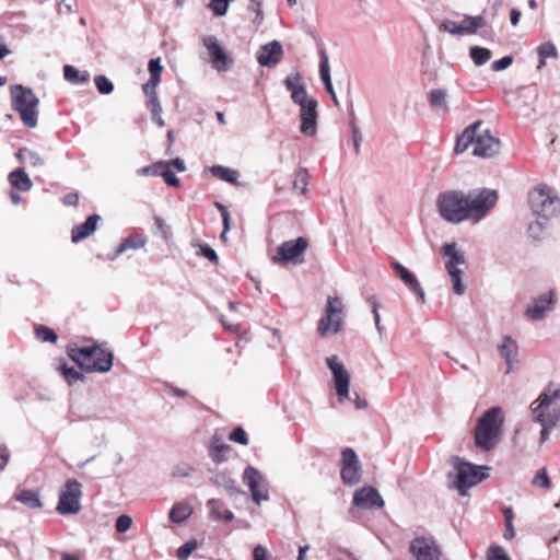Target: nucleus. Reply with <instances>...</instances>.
I'll use <instances>...</instances> for the list:
<instances>
[{
    "label": "nucleus",
    "mask_w": 560,
    "mask_h": 560,
    "mask_svg": "<svg viewBox=\"0 0 560 560\" xmlns=\"http://www.w3.org/2000/svg\"><path fill=\"white\" fill-rule=\"evenodd\" d=\"M34 332L36 338L42 342L55 343L58 339V335L55 332V330L44 325H35Z\"/></svg>",
    "instance_id": "obj_43"
},
{
    "label": "nucleus",
    "mask_w": 560,
    "mask_h": 560,
    "mask_svg": "<svg viewBox=\"0 0 560 560\" xmlns=\"http://www.w3.org/2000/svg\"><path fill=\"white\" fill-rule=\"evenodd\" d=\"M341 301L338 298L328 296L325 315L318 320V334L324 337L328 334L336 335L341 329Z\"/></svg>",
    "instance_id": "obj_9"
},
{
    "label": "nucleus",
    "mask_w": 560,
    "mask_h": 560,
    "mask_svg": "<svg viewBox=\"0 0 560 560\" xmlns=\"http://www.w3.org/2000/svg\"><path fill=\"white\" fill-rule=\"evenodd\" d=\"M94 83H95L97 91L101 94L107 95L114 91L113 82L107 77H105L103 74L96 75L94 78Z\"/></svg>",
    "instance_id": "obj_47"
},
{
    "label": "nucleus",
    "mask_w": 560,
    "mask_h": 560,
    "mask_svg": "<svg viewBox=\"0 0 560 560\" xmlns=\"http://www.w3.org/2000/svg\"><path fill=\"white\" fill-rule=\"evenodd\" d=\"M548 221H545L542 219L536 220V222L530 223L528 225V234L534 241H540L542 238V231L547 226Z\"/></svg>",
    "instance_id": "obj_49"
},
{
    "label": "nucleus",
    "mask_w": 560,
    "mask_h": 560,
    "mask_svg": "<svg viewBox=\"0 0 560 560\" xmlns=\"http://www.w3.org/2000/svg\"><path fill=\"white\" fill-rule=\"evenodd\" d=\"M453 284V290L456 294L462 295L465 292V285L462 281L463 271H448Z\"/></svg>",
    "instance_id": "obj_58"
},
{
    "label": "nucleus",
    "mask_w": 560,
    "mask_h": 560,
    "mask_svg": "<svg viewBox=\"0 0 560 560\" xmlns=\"http://www.w3.org/2000/svg\"><path fill=\"white\" fill-rule=\"evenodd\" d=\"M366 303L371 306L375 326L380 334L383 331V327L381 326V317L378 314V308L381 306L378 299L375 295H370L366 298Z\"/></svg>",
    "instance_id": "obj_52"
},
{
    "label": "nucleus",
    "mask_w": 560,
    "mask_h": 560,
    "mask_svg": "<svg viewBox=\"0 0 560 560\" xmlns=\"http://www.w3.org/2000/svg\"><path fill=\"white\" fill-rule=\"evenodd\" d=\"M63 77L66 81L73 85H83L90 81V73L88 71H80L71 65L63 67Z\"/></svg>",
    "instance_id": "obj_31"
},
{
    "label": "nucleus",
    "mask_w": 560,
    "mask_h": 560,
    "mask_svg": "<svg viewBox=\"0 0 560 560\" xmlns=\"http://www.w3.org/2000/svg\"><path fill=\"white\" fill-rule=\"evenodd\" d=\"M262 0H249L248 11L255 13V18L253 19V23L256 25H260L264 21V13L261 10Z\"/></svg>",
    "instance_id": "obj_53"
},
{
    "label": "nucleus",
    "mask_w": 560,
    "mask_h": 560,
    "mask_svg": "<svg viewBox=\"0 0 560 560\" xmlns=\"http://www.w3.org/2000/svg\"><path fill=\"white\" fill-rule=\"evenodd\" d=\"M148 69L150 72V79H153V81L161 82V73H162L163 67L161 66L160 58H152L149 61Z\"/></svg>",
    "instance_id": "obj_57"
},
{
    "label": "nucleus",
    "mask_w": 560,
    "mask_h": 560,
    "mask_svg": "<svg viewBox=\"0 0 560 560\" xmlns=\"http://www.w3.org/2000/svg\"><path fill=\"white\" fill-rule=\"evenodd\" d=\"M154 229L155 233L159 234L163 240L167 241L172 237V229L166 222L159 215L154 217Z\"/></svg>",
    "instance_id": "obj_48"
},
{
    "label": "nucleus",
    "mask_w": 560,
    "mask_h": 560,
    "mask_svg": "<svg viewBox=\"0 0 560 560\" xmlns=\"http://www.w3.org/2000/svg\"><path fill=\"white\" fill-rule=\"evenodd\" d=\"M440 215L451 223H460L467 219V197L463 191L448 190L441 192L436 199Z\"/></svg>",
    "instance_id": "obj_2"
},
{
    "label": "nucleus",
    "mask_w": 560,
    "mask_h": 560,
    "mask_svg": "<svg viewBox=\"0 0 560 560\" xmlns=\"http://www.w3.org/2000/svg\"><path fill=\"white\" fill-rule=\"evenodd\" d=\"M283 56V47L279 40H272L260 47L257 54V61L267 68L276 67Z\"/></svg>",
    "instance_id": "obj_18"
},
{
    "label": "nucleus",
    "mask_w": 560,
    "mask_h": 560,
    "mask_svg": "<svg viewBox=\"0 0 560 560\" xmlns=\"http://www.w3.org/2000/svg\"><path fill=\"white\" fill-rule=\"evenodd\" d=\"M466 197L468 215L477 214L479 218H482L495 206L498 192L493 189L483 188L469 191Z\"/></svg>",
    "instance_id": "obj_10"
},
{
    "label": "nucleus",
    "mask_w": 560,
    "mask_h": 560,
    "mask_svg": "<svg viewBox=\"0 0 560 560\" xmlns=\"http://www.w3.org/2000/svg\"><path fill=\"white\" fill-rule=\"evenodd\" d=\"M210 514L215 520L232 521L234 514L224 506V503L218 499H210L207 503Z\"/></svg>",
    "instance_id": "obj_32"
},
{
    "label": "nucleus",
    "mask_w": 560,
    "mask_h": 560,
    "mask_svg": "<svg viewBox=\"0 0 560 560\" xmlns=\"http://www.w3.org/2000/svg\"><path fill=\"white\" fill-rule=\"evenodd\" d=\"M131 524H132L131 517L127 514H122V515L118 516L116 520V525H115L116 530L118 533H126L131 527Z\"/></svg>",
    "instance_id": "obj_60"
},
{
    "label": "nucleus",
    "mask_w": 560,
    "mask_h": 560,
    "mask_svg": "<svg viewBox=\"0 0 560 560\" xmlns=\"http://www.w3.org/2000/svg\"><path fill=\"white\" fill-rule=\"evenodd\" d=\"M113 360L114 354L112 351L100 348L97 355H95L88 365H84V371L88 373H106L112 369Z\"/></svg>",
    "instance_id": "obj_23"
},
{
    "label": "nucleus",
    "mask_w": 560,
    "mask_h": 560,
    "mask_svg": "<svg viewBox=\"0 0 560 560\" xmlns=\"http://www.w3.org/2000/svg\"><path fill=\"white\" fill-rule=\"evenodd\" d=\"M533 418L535 422L540 423L542 427L539 438V442L542 444L548 439L550 431L556 427L558 418L546 419V416L542 412H537V409H533Z\"/></svg>",
    "instance_id": "obj_33"
},
{
    "label": "nucleus",
    "mask_w": 560,
    "mask_h": 560,
    "mask_svg": "<svg viewBox=\"0 0 560 560\" xmlns=\"http://www.w3.org/2000/svg\"><path fill=\"white\" fill-rule=\"evenodd\" d=\"M59 371L69 385H73L78 381H82L84 378V375L81 372L73 366H68L66 363L59 365Z\"/></svg>",
    "instance_id": "obj_42"
},
{
    "label": "nucleus",
    "mask_w": 560,
    "mask_h": 560,
    "mask_svg": "<svg viewBox=\"0 0 560 560\" xmlns=\"http://www.w3.org/2000/svg\"><path fill=\"white\" fill-rule=\"evenodd\" d=\"M194 470L192 466L182 463L174 467L172 475L174 477H188Z\"/></svg>",
    "instance_id": "obj_63"
},
{
    "label": "nucleus",
    "mask_w": 560,
    "mask_h": 560,
    "mask_svg": "<svg viewBox=\"0 0 560 560\" xmlns=\"http://www.w3.org/2000/svg\"><path fill=\"white\" fill-rule=\"evenodd\" d=\"M308 247V240L300 236L296 240L285 241L277 248V256L273 257L275 262L282 265H301L304 262V255Z\"/></svg>",
    "instance_id": "obj_6"
},
{
    "label": "nucleus",
    "mask_w": 560,
    "mask_h": 560,
    "mask_svg": "<svg viewBox=\"0 0 560 560\" xmlns=\"http://www.w3.org/2000/svg\"><path fill=\"white\" fill-rule=\"evenodd\" d=\"M293 188L295 190H300L301 194H305L307 189V171L305 168H300L295 173V178L293 182Z\"/></svg>",
    "instance_id": "obj_51"
},
{
    "label": "nucleus",
    "mask_w": 560,
    "mask_h": 560,
    "mask_svg": "<svg viewBox=\"0 0 560 560\" xmlns=\"http://www.w3.org/2000/svg\"><path fill=\"white\" fill-rule=\"evenodd\" d=\"M319 77L324 84V88H330L332 85L330 78L329 59L325 49L319 50Z\"/></svg>",
    "instance_id": "obj_35"
},
{
    "label": "nucleus",
    "mask_w": 560,
    "mask_h": 560,
    "mask_svg": "<svg viewBox=\"0 0 560 560\" xmlns=\"http://www.w3.org/2000/svg\"><path fill=\"white\" fill-rule=\"evenodd\" d=\"M148 242V238L143 234L133 233L121 241L118 247L115 249L114 258L118 257L128 249L142 248Z\"/></svg>",
    "instance_id": "obj_29"
},
{
    "label": "nucleus",
    "mask_w": 560,
    "mask_h": 560,
    "mask_svg": "<svg viewBox=\"0 0 560 560\" xmlns=\"http://www.w3.org/2000/svg\"><path fill=\"white\" fill-rule=\"evenodd\" d=\"M100 347H81V348H70L68 351V355L71 360H73L78 366L84 371V365H88L95 355H97V351Z\"/></svg>",
    "instance_id": "obj_25"
},
{
    "label": "nucleus",
    "mask_w": 560,
    "mask_h": 560,
    "mask_svg": "<svg viewBox=\"0 0 560 560\" xmlns=\"http://www.w3.org/2000/svg\"><path fill=\"white\" fill-rule=\"evenodd\" d=\"M502 425L503 418H501V409L499 407L486 410L478 418L474 430L476 446L481 451H491L498 443Z\"/></svg>",
    "instance_id": "obj_1"
},
{
    "label": "nucleus",
    "mask_w": 560,
    "mask_h": 560,
    "mask_svg": "<svg viewBox=\"0 0 560 560\" xmlns=\"http://www.w3.org/2000/svg\"><path fill=\"white\" fill-rule=\"evenodd\" d=\"M326 362L332 373L334 385L339 401H343L346 399L351 400L352 398L349 393L350 375L343 364L338 361L336 355L327 358Z\"/></svg>",
    "instance_id": "obj_13"
},
{
    "label": "nucleus",
    "mask_w": 560,
    "mask_h": 560,
    "mask_svg": "<svg viewBox=\"0 0 560 560\" xmlns=\"http://www.w3.org/2000/svg\"><path fill=\"white\" fill-rule=\"evenodd\" d=\"M362 468H340V477L345 485L354 486L360 482Z\"/></svg>",
    "instance_id": "obj_41"
},
{
    "label": "nucleus",
    "mask_w": 560,
    "mask_h": 560,
    "mask_svg": "<svg viewBox=\"0 0 560 560\" xmlns=\"http://www.w3.org/2000/svg\"><path fill=\"white\" fill-rule=\"evenodd\" d=\"M202 42L209 51L210 62L213 68L218 71L229 70L233 59L226 55L218 38L213 35H208L202 38Z\"/></svg>",
    "instance_id": "obj_15"
},
{
    "label": "nucleus",
    "mask_w": 560,
    "mask_h": 560,
    "mask_svg": "<svg viewBox=\"0 0 560 560\" xmlns=\"http://www.w3.org/2000/svg\"><path fill=\"white\" fill-rule=\"evenodd\" d=\"M532 483L544 489H549L551 487V481L550 478L548 477L546 468H541L536 472L535 477L532 480Z\"/></svg>",
    "instance_id": "obj_55"
},
{
    "label": "nucleus",
    "mask_w": 560,
    "mask_h": 560,
    "mask_svg": "<svg viewBox=\"0 0 560 560\" xmlns=\"http://www.w3.org/2000/svg\"><path fill=\"white\" fill-rule=\"evenodd\" d=\"M453 463L456 468L453 487L463 495L466 494L467 489L480 483L488 477V472L485 471L488 469L487 467L471 464L457 456L453 457Z\"/></svg>",
    "instance_id": "obj_5"
},
{
    "label": "nucleus",
    "mask_w": 560,
    "mask_h": 560,
    "mask_svg": "<svg viewBox=\"0 0 560 560\" xmlns=\"http://www.w3.org/2000/svg\"><path fill=\"white\" fill-rule=\"evenodd\" d=\"M14 500L22 503L31 510H42L44 504L39 498V494L35 490L21 489L14 494Z\"/></svg>",
    "instance_id": "obj_28"
},
{
    "label": "nucleus",
    "mask_w": 560,
    "mask_h": 560,
    "mask_svg": "<svg viewBox=\"0 0 560 560\" xmlns=\"http://www.w3.org/2000/svg\"><path fill=\"white\" fill-rule=\"evenodd\" d=\"M230 451L231 446L225 443L212 445L211 457L213 462L222 463L226 460V453H229Z\"/></svg>",
    "instance_id": "obj_50"
},
{
    "label": "nucleus",
    "mask_w": 560,
    "mask_h": 560,
    "mask_svg": "<svg viewBox=\"0 0 560 560\" xmlns=\"http://www.w3.org/2000/svg\"><path fill=\"white\" fill-rule=\"evenodd\" d=\"M191 514V509L187 503L179 502L173 505L170 511V518L174 523H182L186 521Z\"/></svg>",
    "instance_id": "obj_37"
},
{
    "label": "nucleus",
    "mask_w": 560,
    "mask_h": 560,
    "mask_svg": "<svg viewBox=\"0 0 560 560\" xmlns=\"http://www.w3.org/2000/svg\"><path fill=\"white\" fill-rule=\"evenodd\" d=\"M352 504L364 509L383 508L384 500L373 487H363L353 494Z\"/></svg>",
    "instance_id": "obj_19"
},
{
    "label": "nucleus",
    "mask_w": 560,
    "mask_h": 560,
    "mask_svg": "<svg viewBox=\"0 0 560 560\" xmlns=\"http://www.w3.org/2000/svg\"><path fill=\"white\" fill-rule=\"evenodd\" d=\"M500 355L508 365L506 373L513 370V364L517 362L518 346L510 336H504L499 346Z\"/></svg>",
    "instance_id": "obj_24"
},
{
    "label": "nucleus",
    "mask_w": 560,
    "mask_h": 560,
    "mask_svg": "<svg viewBox=\"0 0 560 560\" xmlns=\"http://www.w3.org/2000/svg\"><path fill=\"white\" fill-rule=\"evenodd\" d=\"M301 132L305 136H314L317 130V101L311 98L306 105L301 107Z\"/></svg>",
    "instance_id": "obj_20"
},
{
    "label": "nucleus",
    "mask_w": 560,
    "mask_h": 560,
    "mask_svg": "<svg viewBox=\"0 0 560 560\" xmlns=\"http://www.w3.org/2000/svg\"><path fill=\"white\" fill-rule=\"evenodd\" d=\"M491 51L487 48L472 46L469 50V56L477 66H482L491 58Z\"/></svg>",
    "instance_id": "obj_44"
},
{
    "label": "nucleus",
    "mask_w": 560,
    "mask_h": 560,
    "mask_svg": "<svg viewBox=\"0 0 560 560\" xmlns=\"http://www.w3.org/2000/svg\"><path fill=\"white\" fill-rule=\"evenodd\" d=\"M465 22H470V27H465L464 24H458L452 20H444L441 24V27L443 28V31L453 35H465L476 34L478 30L486 25V20L482 15H465Z\"/></svg>",
    "instance_id": "obj_16"
},
{
    "label": "nucleus",
    "mask_w": 560,
    "mask_h": 560,
    "mask_svg": "<svg viewBox=\"0 0 560 560\" xmlns=\"http://www.w3.org/2000/svg\"><path fill=\"white\" fill-rule=\"evenodd\" d=\"M487 560H511L501 546L492 545L488 548Z\"/></svg>",
    "instance_id": "obj_54"
},
{
    "label": "nucleus",
    "mask_w": 560,
    "mask_h": 560,
    "mask_svg": "<svg viewBox=\"0 0 560 560\" xmlns=\"http://www.w3.org/2000/svg\"><path fill=\"white\" fill-rule=\"evenodd\" d=\"M558 298L557 292L550 289L532 299L525 310V316L534 322H540L546 318L547 314L556 307Z\"/></svg>",
    "instance_id": "obj_8"
},
{
    "label": "nucleus",
    "mask_w": 560,
    "mask_h": 560,
    "mask_svg": "<svg viewBox=\"0 0 560 560\" xmlns=\"http://www.w3.org/2000/svg\"><path fill=\"white\" fill-rule=\"evenodd\" d=\"M82 495V485L77 479H68L65 490L59 494L57 512L61 515L77 514L81 510L80 499Z\"/></svg>",
    "instance_id": "obj_7"
},
{
    "label": "nucleus",
    "mask_w": 560,
    "mask_h": 560,
    "mask_svg": "<svg viewBox=\"0 0 560 560\" xmlns=\"http://www.w3.org/2000/svg\"><path fill=\"white\" fill-rule=\"evenodd\" d=\"M513 62V57L512 56H504L495 61L492 62L491 65V69L493 71H502L504 69H506L508 67H510Z\"/></svg>",
    "instance_id": "obj_64"
},
{
    "label": "nucleus",
    "mask_w": 560,
    "mask_h": 560,
    "mask_svg": "<svg viewBox=\"0 0 560 560\" xmlns=\"http://www.w3.org/2000/svg\"><path fill=\"white\" fill-rule=\"evenodd\" d=\"M161 176L163 177V179L165 180V183L168 186H172V187L179 186V179L177 178L175 173L173 171H171L170 167H164L161 172Z\"/></svg>",
    "instance_id": "obj_61"
},
{
    "label": "nucleus",
    "mask_w": 560,
    "mask_h": 560,
    "mask_svg": "<svg viewBox=\"0 0 560 560\" xmlns=\"http://www.w3.org/2000/svg\"><path fill=\"white\" fill-rule=\"evenodd\" d=\"M447 93L442 89H433L428 93V101L433 108L446 109L447 108Z\"/></svg>",
    "instance_id": "obj_38"
},
{
    "label": "nucleus",
    "mask_w": 560,
    "mask_h": 560,
    "mask_svg": "<svg viewBox=\"0 0 560 560\" xmlns=\"http://www.w3.org/2000/svg\"><path fill=\"white\" fill-rule=\"evenodd\" d=\"M243 481L249 488L255 503L269 500L266 479L257 468L247 466L243 472Z\"/></svg>",
    "instance_id": "obj_12"
},
{
    "label": "nucleus",
    "mask_w": 560,
    "mask_h": 560,
    "mask_svg": "<svg viewBox=\"0 0 560 560\" xmlns=\"http://www.w3.org/2000/svg\"><path fill=\"white\" fill-rule=\"evenodd\" d=\"M472 154L480 158H491L499 152L500 140L482 127L475 131Z\"/></svg>",
    "instance_id": "obj_14"
},
{
    "label": "nucleus",
    "mask_w": 560,
    "mask_h": 560,
    "mask_svg": "<svg viewBox=\"0 0 560 560\" xmlns=\"http://www.w3.org/2000/svg\"><path fill=\"white\" fill-rule=\"evenodd\" d=\"M415 560H440L441 549L433 537L417 536L409 544Z\"/></svg>",
    "instance_id": "obj_11"
},
{
    "label": "nucleus",
    "mask_w": 560,
    "mask_h": 560,
    "mask_svg": "<svg viewBox=\"0 0 560 560\" xmlns=\"http://www.w3.org/2000/svg\"><path fill=\"white\" fill-rule=\"evenodd\" d=\"M537 52L539 56V65L538 68H541L546 65L547 58H557L558 50L553 43L546 42L538 46Z\"/></svg>",
    "instance_id": "obj_40"
},
{
    "label": "nucleus",
    "mask_w": 560,
    "mask_h": 560,
    "mask_svg": "<svg viewBox=\"0 0 560 560\" xmlns=\"http://www.w3.org/2000/svg\"><path fill=\"white\" fill-rule=\"evenodd\" d=\"M11 186L20 191H28L33 184L24 168H16L8 177Z\"/></svg>",
    "instance_id": "obj_30"
},
{
    "label": "nucleus",
    "mask_w": 560,
    "mask_h": 560,
    "mask_svg": "<svg viewBox=\"0 0 560 560\" xmlns=\"http://www.w3.org/2000/svg\"><path fill=\"white\" fill-rule=\"evenodd\" d=\"M557 399H560V387H557L553 390H551L549 387L548 392L542 393L539 396V404L534 409H537V412H540L539 409H541L542 407H548L549 405H551L552 401Z\"/></svg>",
    "instance_id": "obj_45"
},
{
    "label": "nucleus",
    "mask_w": 560,
    "mask_h": 560,
    "mask_svg": "<svg viewBox=\"0 0 560 560\" xmlns=\"http://www.w3.org/2000/svg\"><path fill=\"white\" fill-rule=\"evenodd\" d=\"M229 440L241 445L248 444V435L242 427L234 428L229 434Z\"/></svg>",
    "instance_id": "obj_56"
},
{
    "label": "nucleus",
    "mask_w": 560,
    "mask_h": 560,
    "mask_svg": "<svg viewBox=\"0 0 560 560\" xmlns=\"http://www.w3.org/2000/svg\"><path fill=\"white\" fill-rule=\"evenodd\" d=\"M442 254L445 257H448V260L445 265L447 271H459L457 265H464L466 262L465 256L463 253L458 252L455 243H446L442 246Z\"/></svg>",
    "instance_id": "obj_27"
},
{
    "label": "nucleus",
    "mask_w": 560,
    "mask_h": 560,
    "mask_svg": "<svg viewBox=\"0 0 560 560\" xmlns=\"http://www.w3.org/2000/svg\"><path fill=\"white\" fill-rule=\"evenodd\" d=\"M362 468L355 451L351 447H345L341 451L340 468Z\"/></svg>",
    "instance_id": "obj_39"
},
{
    "label": "nucleus",
    "mask_w": 560,
    "mask_h": 560,
    "mask_svg": "<svg viewBox=\"0 0 560 560\" xmlns=\"http://www.w3.org/2000/svg\"><path fill=\"white\" fill-rule=\"evenodd\" d=\"M11 98L13 108L20 114L21 119L27 128H34L37 125L38 113L36 107L39 100L31 88L20 84L11 86Z\"/></svg>",
    "instance_id": "obj_3"
},
{
    "label": "nucleus",
    "mask_w": 560,
    "mask_h": 560,
    "mask_svg": "<svg viewBox=\"0 0 560 560\" xmlns=\"http://www.w3.org/2000/svg\"><path fill=\"white\" fill-rule=\"evenodd\" d=\"M392 268L404 284L415 293L421 302H424L425 293L417 277L399 261H392Z\"/></svg>",
    "instance_id": "obj_21"
},
{
    "label": "nucleus",
    "mask_w": 560,
    "mask_h": 560,
    "mask_svg": "<svg viewBox=\"0 0 560 560\" xmlns=\"http://www.w3.org/2000/svg\"><path fill=\"white\" fill-rule=\"evenodd\" d=\"M210 173L214 177H218L229 184H237L238 172L235 170L222 165H213L210 167Z\"/></svg>",
    "instance_id": "obj_34"
},
{
    "label": "nucleus",
    "mask_w": 560,
    "mask_h": 560,
    "mask_svg": "<svg viewBox=\"0 0 560 560\" xmlns=\"http://www.w3.org/2000/svg\"><path fill=\"white\" fill-rule=\"evenodd\" d=\"M164 167V161H159L156 163H152L150 165L138 168L137 174L140 176H161V172Z\"/></svg>",
    "instance_id": "obj_46"
},
{
    "label": "nucleus",
    "mask_w": 560,
    "mask_h": 560,
    "mask_svg": "<svg viewBox=\"0 0 560 560\" xmlns=\"http://www.w3.org/2000/svg\"><path fill=\"white\" fill-rule=\"evenodd\" d=\"M528 203L533 213L545 221L560 213V198L551 194L547 185H539L528 194Z\"/></svg>",
    "instance_id": "obj_4"
},
{
    "label": "nucleus",
    "mask_w": 560,
    "mask_h": 560,
    "mask_svg": "<svg viewBox=\"0 0 560 560\" xmlns=\"http://www.w3.org/2000/svg\"><path fill=\"white\" fill-rule=\"evenodd\" d=\"M100 221L101 217L98 214L89 215L83 223L73 226L71 241L73 243H80L91 236L96 231Z\"/></svg>",
    "instance_id": "obj_22"
},
{
    "label": "nucleus",
    "mask_w": 560,
    "mask_h": 560,
    "mask_svg": "<svg viewBox=\"0 0 560 560\" xmlns=\"http://www.w3.org/2000/svg\"><path fill=\"white\" fill-rule=\"evenodd\" d=\"M211 482L218 487H223L232 495L242 493L235 480L231 479L225 474H217L211 478Z\"/></svg>",
    "instance_id": "obj_36"
},
{
    "label": "nucleus",
    "mask_w": 560,
    "mask_h": 560,
    "mask_svg": "<svg viewBox=\"0 0 560 560\" xmlns=\"http://www.w3.org/2000/svg\"><path fill=\"white\" fill-rule=\"evenodd\" d=\"M199 254L206 257L208 260H210L213 264L219 262V256L217 252L210 247L208 244L200 245Z\"/></svg>",
    "instance_id": "obj_62"
},
{
    "label": "nucleus",
    "mask_w": 560,
    "mask_h": 560,
    "mask_svg": "<svg viewBox=\"0 0 560 560\" xmlns=\"http://www.w3.org/2000/svg\"><path fill=\"white\" fill-rule=\"evenodd\" d=\"M197 547L198 544L196 540H189L177 549L176 556L179 559H186L191 555L192 551L197 549Z\"/></svg>",
    "instance_id": "obj_59"
},
{
    "label": "nucleus",
    "mask_w": 560,
    "mask_h": 560,
    "mask_svg": "<svg viewBox=\"0 0 560 560\" xmlns=\"http://www.w3.org/2000/svg\"><path fill=\"white\" fill-rule=\"evenodd\" d=\"M283 84L285 89L291 92L293 103L298 104L300 107L311 101L312 97L307 96L304 79L299 72L289 74L284 79Z\"/></svg>",
    "instance_id": "obj_17"
},
{
    "label": "nucleus",
    "mask_w": 560,
    "mask_h": 560,
    "mask_svg": "<svg viewBox=\"0 0 560 560\" xmlns=\"http://www.w3.org/2000/svg\"><path fill=\"white\" fill-rule=\"evenodd\" d=\"M483 127V121L478 120L465 128V130L457 137L454 151L456 154L465 152L470 144H474L475 131Z\"/></svg>",
    "instance_id": "obj_26"
}]
</instances>
